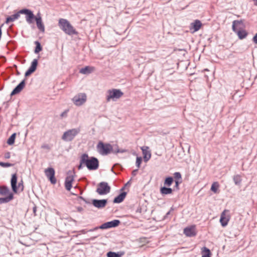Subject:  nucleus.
Masks as SVG:
<instances>
[{
    "label": "nucleus",
    "mask_w": 257,
    "mask_h": 257,
    "mask_svg": "<svg viewBox=\"0 0 257 257\" xmlns=\"http://www.w3.org/2000/svg\"><path fill=\"white\" fill-rule=\"evenodd\" d=\"M85 166L89 170H97L99 167L98 160L94 157H89L87 154H83L80 158L78 169L81 170Z\"/></svg>",
    "instance_id": "nucleus-1"
},
{
    "label": "nucleus",
    "mask_w": 257,
    "mask_h": 257,
    "mask_svg": "<svg viewBox=\"0 0 257 257\" xmlns=\"http://www.w3.org/2000/svg\"><path fill=\"white\" fill-rule=\"evenodd\" d=\"M59 28L67 35L69 36L77 35L78 33L66 19H60L58 22Z\"/></svg>",
    "instance_id": "nucleus-2"
},
{
    "label": "nucleus",
    "mask_w": 257,
    "mask_h": 257,
    "mask_svg": "<svg viewBox=\"0 0 257 257\" xmlns=\"http://www.w3.org/2000/svg\"><path fill=\"white\" fill-rule=\"evenodd\" d=\"M80 127L68 130L64 133L61 139L65 142H71L80 133Z\"/></svg>",
    "instance_id": "nucleus-3"
},
{
    "label": "nucleus",
    "mask_w": 257,
    "mask_h": 257,
    "mask_svg": "<svg viewBox=\"0 0 257 257\" xmlns=\"http://www.w3.org/2000/svg\"><path fill=\"white\" fill-rule=\"evenodd\" d=\"M123 95V93L120 89L114 88L109 89L107 91L106 100L107 102H109L111 100L116 101L122 97Z\"/></svg>",
    "instance_id": "nucleus-4"
},
{
    "label": "nucleus",
    "mask_w": 257,
    "mask_h": 257,
    "mask_svg": "<svg viewBox=\"0 0 257 257\" xmlns=\"http://www.w3.org/2000/svg\"><path fill=\"white\" fill-rule=\"evenodd\" d=\"M17 179L18 177L16 173L12 175L11 179V185L13 191L15 193L18 192V189H20L21 191H23L24 190L23 180H21V181L19 182L18 185H17Z\"/></svg>",
    "instance_id": "nucleus-5"
},
{
    "label": "nucleus",
    "mask_w": 257,
    "mask_h": 257,
    "mask_svg": "<svg viewBox=\"0 0 257 257\" xmlns=\"http://www.w3.org/2000/svg\"><path fill=\"white\" fill-rule=\"evenodd\" d=\"M119 223L120 221L119 220L115 219L111 221H108L104 223L99 226H97L94 227V228L90 229L89 231H93L98 229H105L112 227H115L117 226L119 224Z\"/></svg>",
    "instance_id": "nucleus-6"
},
{
    "label": "nucleus",
    "mask_w": 257,
    "mask_h": 257,
    "mask_svg": "<svg viewBox=\"0 0 257 257\" xmlns=\"http://www.w3.org/2000/svg\"><path fill=\"white\" fill-rule=\"evenodd\" d=\"M96 147L98 152L102 155H106L109 154L112 149V145L109 144H104L102 142H99Z\"/></svg>",
    "instance_id": "nucleus-7"
},
{
    "label": "nucleus",
    "mask_w": 257,
    "mask_h": 257,
    "mask_svg": "<svg viewBox=\"0 0 257 257\" xmlns=\"http://www.w3.org/2000/svg\"><path fill=\"white\" fill-rule=\"evenodd\" d=\"M110 187L105 182H101L98 184L96 192L99 195H105L110 191Z\"/></svg>",
    "instance_id": "nucleus-8"
},
{
    "label": "nucleus",
    "mask_w": 257,
    "mask_h": 257,
    "mask_svg": "<svg viewBox=\"0 0 257 257\" xmlns=\"http://www.w3.org/2000/svg\"><path fill=\"white\" fill-rule=\"evenodd\" d=\"M20 13L22 14H25L26 19L27 23L31 24L34 22V20H35L36 17L35 16L32 11L27 9H24L20 11Z\"/></svg>",
    "instance_id": "nucleus-9"
},
{
    "label": "nucleus",
    "mask_w": 257,
    "mask_h": 257,
    "mask_svg": "<svg viewBox=\"0 0 257 257\" xmlns=\"http://www.w3.org/2000/svg\"><path fill=\"white\" fill-rule=\"evenodd\" d=\"M72 100L76 105L80 106L86 101V95L84 93H79L77 95L75 96Z\"/></svg>",
    "instance_id": "nucleus-10"
},
{
    "label": "nucleus",
    "mask_w": 257,
    "mask_h": 257,
    "mask_svg": "<svg viewBox=\"0 0 257 257\" xmlns=\"http://www.w3.org/2000/svg\"><path fill=\"white\" fill-rule=\"evenodd\" d=\"M46 176L50 180L51 183L55 184L56 179L55 178V170L53 168H48L45 170Z\"/></svg>",
    "instance_id": "nucleus-11"
},
{
    "label": "nucleus",
    "mask_w": 257,
    "mask_h": 257,
    "mask_svg": "<svg viewBox=\"0 0 257 257\" xmlns=\"http://www.w3.org/2000/svg\"><path fill=\"white\" fill-rule=\"evenodd\" d=\"M183 232L186 236L190 237L195 236L197 234V231L195 225L185 227L184 229Z\"/></svg>",
    "instance_id": "nucleus-12"
},
{
    "label": "nucleus",
    "mask_w": 257,
    "mask_h": 257,
    "mask_svg": "<svg viewBox=\"0 0 257 257\" xmlns=\"http://www.w3.org/2000/svg\"><path fill=\"white\" fill-rule=\"evenodd\" d=\"M38 64V61L37 59H35L33 60V61L31 62L30 67L25 72V76L26 77L29 76L36 71Z\"/></svg>",
    "instance_id": "nucleus-13"
},
{
    "label": "nucleus",
    "mask_w": 257,
    "mask_h": 257,
    "mask_svg": "<svg viewBox=\"0 0 257 257\" xmlns=\"http://www.w3.org/2000/svg\"><path fill=\"white\" fill-rule=\"evenodd\" d=\"M107 203V199H93L92 205L98 209H101L105 207Z\"/></svg>",
    "instance_id": "nucleus-14"
},
{
    "label": "nucleus",
    "mask_w": 257,
    "mask_h": 257,
    "mask_svg": "<svg viewBox=\"0 0 257 257\" xmlns=\"http://www.w3.org/2000/svg\"><path fill=\"white\" fill-rule=\"evenodd\" d=\"M229 212V210H224L221 214L220 218V222L221 224V225L223 227L226 226L228 222L230 219V216L229 215H226V212Z\"/></svg>",
    "instance_id": "nucleus-15"
},
{
    "label": "nucleus",
    "mask_w": 257,
    "mask_h": 257,
    "mask_svg": "<svg viewBox=\"0 0 257 257\" xmlns=\"http://www.w3.org/2000/svg\"><path fill=\"white\" fill-rule=\"evenodd\" d=\"M189 63L187 59H178V69H180L182 71L186 70L188 66H189Z\"/></svg>",
    "instance_id": "nucleus-16"
},
{
    "label": "nucleus",
    "mask_w": 257,
    "mask_h": 257,
    "mask_svg": "<svg viewBox=\"0 0 257 257\" xmlns=\"http://www.w3.org/2000/svg\"><path fill=\"white\" fill-rule=\"evenodd\" d=\"M243 27V20H234L232 22V29L233 32H237L238 29H242Z\"/></svg>",
    "instance_id": "nucleus-17"
},
{
    "label": "nucleus",
    "mask_w": 257,
    "mask_h": 257,
    "mask_svg": "<svg viewBox=\"0 0 257 257\" xmlns=\"http://www.w3.org/2000/svg\"><path fill=\"white\" fill-rule=\"evenodd\" d=\"M25 86V80H23L12 91L11 95L13 96L20 92Z\"/></svg>",
    "instance_id": "nucleus-18"
},
{
    "label": "nucleus",
    "mask_w": 257,
    "mask_h": 257,
    "mask_svg": "<svg viewBox=\"0 0 257 257\" xmlns=\"http://www.w3.org/2000/svg\"><path fill=\"white\" fill-rule=\"evenodd\" d=\"M142 150L144 160L145 162H147L151 157V154L148 150L149 147H142L141 148Z\"/></svg>",
    "instance_id": "nucleus-19"
},
{
    "label": "nucleus",
    "mask_w": 257,
    "mask_h": 257,
    "mask_svg": "<svg viewBox=\"0 0 257 257\" xmlns=\"http://www.w3.org/2000/svg\"><path fill=\"white\" fill-rule=\"evenodd\" d=\"M74 180L73 175H68L65 180V187L67 190L70 191L72 188V183Z\"/></svg>",
    "instance_id": "nucleus-20"
},
{
    "label": "nucleus",
    "mask_w": 257,
    "mask_h": 257,
    "mask_svg": "<svg viewBox=\"0 0 257 257\" xmlns=\"http://www.w3.org/2000/svg\"><path fill=\"white\" fill-rule=\"evenodd\" d=\"M202 23L198 20H195L193 23H192L190 25V30H193V32L198 31L201 27Z\"/></svg>",
    "instance_id": "nucleus-21"
},
{
    "label": "nucleus",
    "mask_w": 257,
    "mask_h": 257,
    "mask_svg": "<svg viewBox=\"0 0 257 257\" xmlns=\"http://www.w3.org/2000/svg\"><path fill=\"white\" fill-rule=\"evenodd\" d=\"M126 195V192H122L120 193L118 196L115 197L113 199V203H120L122 202L124 199L125 196Z\"/></svg>",
    "instance_id": "nucleus-22"
},
{
    "label": "nucleus",
    "mask_w": 257,
    "mask_h": 257,
    "mask_svg": "<svg viewBox=\"0 0 257 257\" xmlns=\"http://www.w3.org/2000/svg\"><path fill=\"white\" fill-rule=\"evenodd\" d=\"M35 21L38 28L41 31L44 32L45 31V27L42 23V19L40 16L36 17Z\"/></svg>",
    "instance_id": "nucleus-23"
},
{
    "label": "nucleus",
    "mask_w": 257,
    "mask_h": 257,
    "mask_svg": "<svg viewBox=\"0 0 257 257\" xmlns=\"http://www.w3.org/2000/svg\"><path fill=\"white\" fill-rule=\"evenodd\" d=\"M20 14H22L20 13V11H19L17 13H16L11 16L8 17L6 19V23L7 24H8L10 22H14L16 20L18 19L19 18V17H20Z\"/></svg>",
    "instance_id": "nucleus-24"
},
{
    "label": "nucleus",
    "mask_w": 257,
    "mask_h": 257,
    "mask_svg": "<svg viewBox=\"0 0 257 257\" xmlns=\"http://www.w3.org/2000/svg\"><path fill=\"white\" fill-rule=\"evenodd\" d=\"M14 198V195L12 193H9L7 197L4 198H0V204L6 203L10 202Z\"/></svg>",
    "instance_id": "nucleus-25"
},
{
    "label": "nucleus",
    "mask_w": 257,
    "mask_h": 257,
    "mask_svg": "<svg viewBox=\"0 0 257 257\" xmlns=\"http://www.w3.org/2000/svg\"><path fill=\"white\" fill-rule=\"evenodd\" d=\"M187 52L185 48H178V56H179L182 57L180 59H183V58H184V59H187Z\"/></svg>",
    "instance_id": "nucleus-26"
},
{
    "label": "nucleus",
    "mask_w": 257,
    "mask_h": 257,
    "mask_svg": "<svg viewBox=\"0 0 257 257\" xmlns=\"http://www.w3.org/2000/svg\"><path fill=\"white\" fill-rule=\"evenodd\" d=\"M234 32L237 33L238 37L240 39H243L245 38L248 34L245 30L242 29L237 30V32Z\"/></svg>",
    "instance_id": "nucleus-27"
},
{
    "label": "nucleus",
    "mask_w": 257,
    "mask_h": 257,
    "mask_svg": "<svg viewBox=\"0 0 257 257\" xmlns=\"http://www.w3.org/2000/svg\"><path fill=\"white\" fill-rule=\"evenodd\" d=\"M202 257H211V252L209 248L204 246L202 248Z\"/></svg>",
    "instance_id": "nucleus-28"
},
{
    "label": "nucleus",
    "mask_w": 257,
    "mask_h": 257,
    "mask_svg": "<svg viewBox=\"0 0 257 257\" xmlns=\"http://www.w3.org/2000/svg\"><path fill=\"white\" fill-rule=\"evenodd\" d=\"M126 152V150L124 149H119L118 148V146L117 145H115L112 146V149L111 150V152L114 154H117L118 153H123Z\"/></svg>",
    "instance_id": "nucleus-29"
},
{
    "label": "nucleus",
    "mask_w": 257,
    "mask_h": 257,
    "mask_svg": "<svg viewBox=\"0 0 257 257\" xmlns=\"http://www.w3.org/2000/svg\"><path fill=\"white\" fill-rule=\"evenodd\" d=\"M172 189L171 188L162 187L160 189V192L163 195H167L172 193Z\"/></svg>",
    "instance_id": "nucleus-30"
},
{
    "label": "nucleus",
    "mask_w": 257,
    "mask_h": 257,
    "mask_svg": "<svg viewBox=\"0 0 257 257\" xmlns=\"http://www.w3.org/2000/svg\"><path fill=\"white\" fill-rule=\"evenodd\" d=\"M123 254V252H113L108 251L107 254V257H121Z\"/></svg>",
    "instance_id": "nucleus-31"
},
{
    "label": "nucleus",
    "mask_w": 257,
    "mask_h": 257,
    "mask_svg": "<svg viewBox=\"0 0 257 257\" xmlns=\"http://www.w3.org/2000/svg\"><path fill=\"white\" fill-rule=\"evenodd\" d=\"M92 71V68H91L89 66H86L84 68H81L79 72L81 74H90V73H91Z\"/></svg>",
    "instance_id": "nucleus-32"
},
{
    "label": "nucleus",
    "mask_w": 257,
    "mask_h": 257,
    "mask_svg": "<svg viewBox=\"0 0 257 257\" xmlns=\"http://www.w3.org/2000/svg\"><path fill=\"white\" fill-rule=\"evenodd\" d=\"M10 192L9 188L6 186H0V195H6Z\"/></svg>",
    "instance_id": "nucleus-33"
},
{
    "label": "nucleus",
    "mask_w": 257,
    "mask_h": 257,
    "mask_svg": "<svg viewBox=\"0 0 257 257\" xmlns=\"http://www.w3.org/2000/svg\"><path fill=\"white\" fill-rule=\"evenodd\" d=\"M233 180L236 185H240L242 181L241 176L239 175H234Z\"/></svg>",
    "instance_id": "nucleus-34"
},
{
    "label": "nucleus",
    "mask_w": 257,
    "mask_h": 257,
    "mask_svg": "<svg viewBox=\"0 0 257 257\" xmlns=\"http://www.w3.org/2000/svg\"><path fill=\"white\" fill-rule=\"evenodd\" d=\"M16 134L14 133L13 134L10 138L8 139L7 141V143L9 145H12L14 144L15 139H16Z\"/></svg>",
    "instance_id": "nucleus-35"
},
{
    "label": "nucleus",
    "mask_w": 257,
    "mask_h": 257,
    "mask_svg": "<svg viewBox=\"0 0 257 257\" xmlns=\"http://www.w3.org/2000/svg\"><path fill=\"white\" fill-rule=\"evenodd\" d=\"M35 44H36V47L34 52L35 53L37 54L42 51V47L39 41H35Z\"/></svg>",
    "instance_id": "nucleus-36"
},
{
    "label": "nucleus",
    "mask_w": 257,
    "mask_h": 257,
    "mask_svg": "<svg viewBox=\"0 0 257 257\" xmlns=\"http://www.w3.org/2000/svg\"><path fill=\"white\" fill-rule=\"evenodd\" d=\"M219 184L217 182H213L211 185L210 190L215 193L217 192V190L219 188Z\"/></svg>",
    "instance_id": "nucleus-37"
},
{
    "label": "nucleus",
    "mask_w": 257,
    "mask_h": 257,
    "mask_svg": "<svg viewBox=\"0 0 257 257\" xmlns=\"http://www.w3.org/2000/svg\"><path fill=\"white\" fill-rule=\"evenodd\" d=\"M174 179L172 177H167L165 180L164 185L170 186L173 183Z\"/></svg>",
    "instance_id": "nucleus-38"
},
{
    "label": "nucleus",
    "mask_w": 257,
    "mask_h": 257,
    "mask_svg": "<svg viewBox=\"0 0 257 257\" xmlns=\"http://www.w3.org/2000/svg\"><path fill=\"white\" fill-rule=\"evenodd\" d=\"M142 162V157H137V159H136V166L138 168H140V165H141Z\"/></svg>",
    "instance_id": "nucleus-39"
},
{
    "label": "nucleus",
    "mask_w": 257,
    "mask_h": 257,
    "mask_svg": "<svg viewBox=\"0 0 257 257\" xmlns=\"http://www.w3.org/2000/svg\"><path fill=\"white\" fill-rule=\"evenodd\" d=\"M13 164L9 163H4L2 162H0V166L3 167H9L13 166Z\"/></svg>",
    "instance_id": "nucleus-40"
},
{
    "label": "nucleus",
    "mask_w": 257,
    "mask_h": 257,
    "mask_svg": "<svg viewBox=\"0 0 257 257\" xmlns=\"http://www.w3.org/2000/svg\"><path fill=\"white\" fill-rule=\"evenodd\" d=\"M182 182L181 175L179 172H178V186L179 184ZM179 188L178 187V189Z\"/></svg>",
    "instance_id": "nucleus-41"
},
{
    "label": "nucleus",
    "mask_w": 257,
    "mask_h": 257,
    "mask_svg": "<svg viewBox=\"0 0 257 257\" xmlns=\"http://www.w3.org/2000/svg\"><path fill=\"white\" fill-rule=\"evenodd\" d=\"M37 209V206L36 205H34V206L33 207V212L34 215L35 216H37V213H36Z\"/></svg>",
    "instance_id": "nucleus-42"
},
{
    "label": "nucleus",
    "mask_w": 257,
    "mask_h": 257,
    "mask_svg": "<svg viewBox=\"0 0 257 257\" xmlns=\"http://www.w3.org/2000/svg\"><path fill=\"white\" fill-rule=\"evenodd\" d=\"M5 158L6 159H9L11 157V153L10 152H7L5 154V156H4Z\"/></svg>",
    "instance_id": "nucleus-43"
},
{
    "label": "nucleus",
    "mask_w": 257,
    "mask_h": 257,
    "mask_svg": "<svg viewBox=\"0 0 257 257\" xmlns=\"http://www.w3.org/2000/svg\"><path fill=\"white\" fill-rule=\"evenodd\" d=\"M173 175H174V182L175 183V186L177 187V172H175L173 174Z\"/></svg>",
    "instance_id": "nucleus-44"
},
{
    "label": "nucleus",
    "mask_w": 257,
    "mask_h": 257,
    "mask_svg": "<svg viewBox=\"0 0 257 257\" xmlns=\"http://www.w3.org/2000/svg\"><path fill=\"white\" fill-rule=\"evenodd\" d=\"M252 41L256 44H257V33L252 38Z\"/></svg>",
    "instance_id": "nucleus-45"
},
{
    "label": "nucleus",
    "mask_w": 257,
    "mask_h": 257,
    "mask_svg": "<svg viewBox=\"0 0 257 257\" xmlns=\"http://www.w3.org/2000/svg\"><path fill=\"white\" fill-rule=\"evenodd\" d=\"M138 169H136V170H134L132 171V174L133 176H135L137 173H138Z\"/></svg>",
    "instance_id": "nucleus-46"
},
{
    "label": "nucleus",
    "mask_w": 257,
    "mask_h": 257,
    "mask_svg": "<svg viewBox=\"0 0 257 257\" xmlns=\"http://www.w3.org/2000/svg\"><path fill=\"white\" fill-rule=\"evenodd\" d=\"M99 236V235H96V236H91L90 238H89V240H94L95 238H96L98 236Z\"/></svg>",
    "instance_id": "nucleus-47"
},
{
    "label": "nucleus",
    "mask_w": 257,
    "mask_h": 257,
    "mask_svg": "<svg viewBox=\"0 0 257 257\" xmlns=\"http://www.w3.org/2000/svg\"><path fill=\"white\" fill-rule=\"evenodd\" d=\"M79 198L81 200H83L86 203H87V204L89 203V202L87 201L84 198H83V197L80 196Z\"/></svg>",
    "instance_id": "nucleus-48"
},
{
    "label": "nucleus",
    "mask_w": 257,
    "mask_h": 257,
    "mask_svg": "<svg viewBox=\"0 0 257 257\" xmlns=\"http://www.w3.org/2000/svg\"><path fill=\"white\" fill-rule=\"evenodd\" d=\"M116 166H118V167H120V166L119 164H114V165H113V167H112V169H111V170L112 171V170H113V168H114V167H116Z\"/></svg>",
    "instance_id": "nucleus-49"
},
{
    "label": "nucleus",
    "mask_w": 257,
    "mask_h": 257,
    "mask_svg": "<svg viewBox=\"0 0 257 257\" xmlns=\"http://www.w3.org/2000/svg\"><path fill=\"white\" fill-rule=\"evenodd\" d=\"M66 112H63L61 113V116L63 117L65 115V114H66Z\"/></svg>",
    "instance_id": "nucleus-50"
},
{
    "label": "nucleus",
    "mask_w": 257,
    "mask_h": 257,
    "mask_svg": "<svg viewBox=\"0 0 257 257\" xmlns=\"http://www.w3.org/2000/svg\"><path fill=\"white\" fill-rule=\"evenodd\" d=\"M42 148H48V146L47 145L42 146Z\"/></svg>",
    "instance_id": "nucleus-51"
},
{
    "label": "nucleus",
    "mask_w": 257,
    "mask_h": 257,
    "mask_svg": "<svg viewBox=\"0 0 257 257\" xmlns=\"http://www.w3.org/2000/svg\"><path fill=\"white\" fill-rule=\"evenodd\" d=\"M255 5L257 6V0H252Z\"/></svg>",
    "instance_id": "nucleus-52"
},
{
    "label": "nucleus",
    "mask_w": 257,
    "mask_h": 257,
    "mask_svg": "<svg viewBox=\"0 0 257 257\" xmlns=\"http://www.w3.org/2000/svg\"><path fill=\"white\" fill-rule=\"evenodd\" d=\"M2 59H3V62H5L6 61V59L4 57H2Z\"/></svg>",
    "instance_id": "nucleus-53"
},
{
    "label": "nucleus",
    "mask_w": 257,
    "mask_h": 257,
    "mask_svg": "<svg viewBox=\"0 0 257 257\" xmlns=\"http://www.w3.org/2000/svg\"><path fill=\"white\" fill-rule=\"evenodd\" d=\"M16 74L17 75H19L20 74V72L19 71H17Z\"/></svg>",
    "instance_id": "nucleus-54"
},
{
    "label": "nucleus",
    "mask_w": 257,
    "mask_h": 257,
    "mask_svg": "<svg viewBox=\"0 0 257 257\" xmlns=\"http://www.w3.org/2000/svg\"><path fill=\"white\" fill-rule=\"evenodd\" d=\"M180 147H182V150H183V153H184V148L182 147L181 144H180Z\"/></svg>",
    "instance_id": "nucleus-55"
},
{
    "label": "nucleus",
    "mask_w": 257,
    "mask_h": 257,
    "mask_svg": "<svg viewBox=\"0 0 257 257\" xmlns=\"http://www.w3.org/2000/svg\"><path fill=\"white\" fill-rule=\"evenodd\" d=\"M170 213V211H169L167 212V213L166 214V216H168Z\"/></svg>",
    "instance_id": "nucleus-56"
},
{
    "label": "nucleus",
    "mask_w": 257,
    "mask_h": 257,
    "mask_svg": "<svg viewBox=\"0 0 257 257\" xmlns=\"http://www.w3.org/2000/svg\"><path fill=\"white\" fill-rule=\"evenodd\" d=\"M131 180H130L129 181H128L127 182V183L125 184V185H127V184H129Z\"/></svg>",
    "instance_id": "nucleus-57"
}]
</instances>
